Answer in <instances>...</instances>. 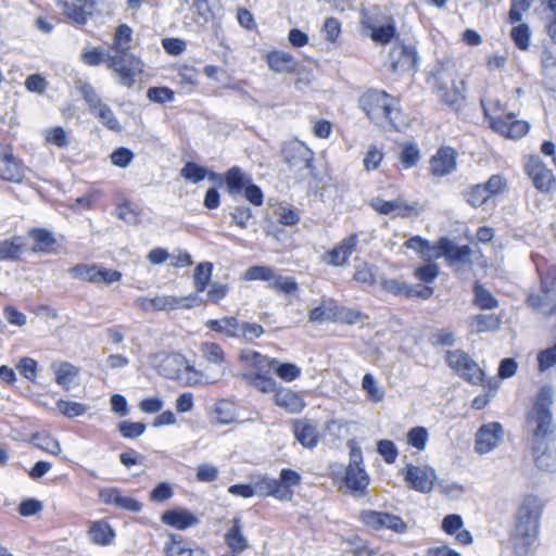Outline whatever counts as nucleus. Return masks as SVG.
I'll list each match as a JSON object with an SVG mask.
<instances>
[{"label":"nucleus","mask_w":556,"mask_h":556,"mask_svg":"<svg viewBox=\"0 0 556 556\" xmlns=\"http://www.w3.org/2000/svg\"><path fill=\"white\" fill-rule=\"evenodd\" d=\"M554 400L555 392L549 386H543L534 396L526 415L531 442L555 439L556 425L552 413Z\"/></svg>","instance_id":"obj_1"},{"label":"nucleus","mask_w":556,"mask_h":556,"mask_svg":"<svg viewBox=\"0 0 556 556\" xmlns=\"http://www.w3.org/2000/svg\"><path fill=\"white\" fill-rule=\"evenodd\" d=\"M542 503L538 496L527 495L517 511L515 528L510 538L515 552L526 555L536 539Z\"/></svg>","instance_id":"obj_2"},{"label":"nucleus","mask_w":556,"mask_h":556,"mask_svg":"<svg viewBox=\"0 0 556 556\" xmlns=\"http://www.w3.org/2000/svg\"><path fill=\"white\" fill-rule=\"evenodd\" d=\"M395 99L384 91H369L361 98V106L366 115L377 125H388L401 130L406 124L401 119V113L396 108Z\"/></svg>","instance_id":"obj_3"},{"label":"nucleus","mask_w":556,"mask_h":556,"mask_svg":"<svg viewBox=\"0 0 556 556\" xmlns=\"http://www.w3.org/2000/svg\"><path fill=\"white\" fill-rule=\"evenodd\" d=\"M283 161L290 168L298 175L299 182L312 177L313 166L312 161L314 153L303 142L292 140L285 144L282 150Z\"/></svg>","instance_id":"obj_4"},{"label":"nucleus","mask_w":556,"mask_h":556,"mask_svg":"<svg viewBox=\"0 0 556 556\" xmlns=\"http://www.w3.org/2000/svg\"><path fill=\"white\" fill-rule=\"evenodd\" d=\"M528 304L544 315L556 313V267L541 274V292L528 296Z\"/></svg>","instance_id":"obj_5"},{"label":"nucleus","mask_w":556,"mask_h":556,"mask_svg":"<svg viewBox=\"0 0 556 556\" xmlns=\"http://www.w3.org/2000/svg\"><path fill=\"white\" fill-rule=\"evenodd\" d=\"M105 64L118 76L119 84L128 88L134 85L136 76L142 73L141 61L129 51L108 55Z\"/></svg>","instance_id":"obj_6"},{"label":"nucleus","mask_w":556,"mask_h":556,"mask_svg":"<svg viewBox=\"0 0 556 556\" xmlns=\"http://www.w3.org/2000/svg\"><path fill=\"white\" fill-rule=\"evenodd\" d=\"M244 279L267 281L268 288L283 294L295 293L299 288L294 278L278 275L274 268L264 265L248 268L244 273Z\"/></svg>","instance_id":"obj_7"},{"label":"nucleus","mask_w":556,"mask_h":556,"mask_svg":"<svg viewBox=\"0 0 556 556\" xmlns=\"http://www.w3.org/2000/svg\"><path fill=\"white\" fill-rule=\"evenodd\" d=\"M445 361L447 365L466 381L472 384L482 383L484 377L483 370L463 350L447 351Z\"/></svg>","instance_id":"obj_8"},{"label":"nucleus","mask_w":556,"mask_h":556,"mask_svg":"<svg viewBox=\"0 0 556 556\" xmlns=\"http://www.w3.org/2000/svg\"><path fill=\"white\" fill-rule=\"evenodd\" d=\"M362 25L370 31V38L377 43H389L395 34L393 18L382 13L363 14Z\"/></svg>","instance_id":"obj_9"},{"label":"nucleus","mask_w":556,"mask_h":556,"mask_svg":"<svg viewBox=\"0 0 556 556\" xmlns=\"http://www.w3.org/2000/svg\"><path fill=\"white\" fill-rule=\"evenodd\" d=\"M483 108L485 116L490 119L491 128L504 137L519 139L530 129L529 123L516 119L515 114L509 113L505 116L491 115L489 109L486 106Z\"/></svg>","instance_id":"obj_10"},{"label":"nucleus","mask_w":556,"mask_h":556,"mask_svg":"<svg viewBox=\"0 0 556 556\" xmlns=\"http://www.w3.org/2000/svg\"><path fill=\"white\" fill-rule=\"evenodd\" d=\"M359 520L376 531L388 529L402 534L407 530V525L400 516L384 511L363 510L359 513Z\"/></svg>","instance_id":"obj_11"},{"label":"nucleus","mask_w":556,"mask_h":556,"mask_svg":"<svg viewBox=\"0 0 556 556\" xmlns=\"http://www.w3.org/2000/svg\"><path fill=\"white\" fill-rule=\"evenodd\" d=\"M70 274L78 279L92 283L111 285L122 278V274L114 269H108L98 265L79 264L70 269Z\"/></svg>","instance_id":"obj_12"},{"label":"nucleus","mask_w":556,"mask_h":556,"mask_svg":"<svg viewBox=\"0 0 556 556\" xmlns=\"http://www.w3.org/2000/svg\"><path fill=\"white\" fill-rule=\"evenodd\" d=\"M526 172L533 186L541 192H549L556 187V178L546 164L538 156H531L526 164Z\"/></svg>","instance_id":"obj_13"},{"label":"nucleus","mask_w":556,"mask_h":556,"mask_svg":"<svg viewBox=\"0 0 556 556\" xmlns=\"http://www.w3.org/2000/svg\"><path fill=\"white\" fill-rule=\"evenodd\" d=\"M433 257H446L452 266L467 265L471 263V249L468 245H456L447 238H441L434 245Z\"/></svg>","instance_id":"obj_14"},{"label":"nucleus","mask_w":556,"mask_h":556,"mask_svg":"<svg viewBox=\"0 0 556 556\" xmlns=\"http://www.w3.org/2000/svg\"><path fill=\"white\" fill-rule=\"evenodd\" d=\"M435 471L428 466L406 465L404 480L414 490L429 493L433 489Z\"/></svg>","instance_id":"obj_15"},{"label":"nucleus","mask_w":556,"mask_h":556,"mask_svg":"<svg viewBox=\"0 0 556 556\" xmlns=\"http://www.w3.org/2000/svg\"><path fill=\"white\" fill-rule=\"evenodd\" d=\"M389 60L393 73L415 71L418 63L417 50L410 45H395L390 50Z\"/></svg>","instance_id":"obj_16"},{"label":"nucleus","mask_w":556,"mask_h":556,"mask_svg":"<svg viewBox=\"0 0 556 556\" xmlns=\"http://www.w3.org/2000/svg\"><path fill=\"white\" fill-rule=\"evenodd\" d=\"M152 365L159 374L168 379L176 380L187 366V359L179 353H157L152 357Z\"/></svg>","instance_id":"obj_17"},{"label":"nucleus","mask_w":556,"mask_h":556,"mask_svg":"<svg viewBox=\"0 0 556 556\" xmlns=\"http://www.w3.org/2000/svg\"><path fill=\"white\" fill-rule=\"evenodd\" d=\"M535 466L544 471L556 469V441L544 440L531 442Z\"/></svg>","instance_id":"obj_18"},{"label":"nucleus","mask_w":556,"mask_h":556,"mask_svg":"<svg viewBox=\"0 0 556 556\" xmlns=\"http://www.w3.org/2000/svg\"><path fill=\"white\" fill-rule=\"evenodd\" d=\"M503 437V427L498 422L482 426L477 432L476 451L486 454L498 446Z\"/></svg>","instance_id":"obj_19"},{"label":"nucleus","mask_w":556,"mask_h":556,"mask_svg":"<svg viewBox=\"0 0 556 556\" xmlns=\"http://www.w3.org/2000/svg\"><path fill=\"white\" fill-rule=\"evenodd\" d=\"M370 205L378 213L383 215H392L394 217H410L417 211L416 204H407L400 198L391 201H384L380 198H375L371 200Z\"/></svg>","instance_id":"obj_20"},{"label":"nucleus","mask_w":556,"mask_h":556,"mask_svg":"<svg viewBox=\"0 0 556 556\" xmlns=\"http://www.w3.org/2000/svg\"><path fill=\"white\" fill-rule=\"evenodd\" d=\"M204 303V300L197 293L184 298L176 296H155L152 298V309H175V308H191Z\"/></svg>","instance_id":"obj_21"},{"label":"nucleus","mask_w":556,"mask_h":556,"mask_svg":"<svg viewBox=\"0 0 556 556\" xmlns=\"http://www.w3.org/2000/svg\"><path fill=\"white\" fill-rule=\"evenodd\" d=\"M456 155L457 153L452 148L439 149L430 162L432 175L443 177L453 173L457 166Z\"/></svg>","instance_id":"obj_22"},{"label":"nucleus","mask_w":556,"mask_h":556,"mask_svg":"<svg viewBox=\"0 0 556 556\" xmlns=\"http://www.w3.org/2000/svg\"><path fill=\"white\" fill-rule=\"evenodd\" d=\"M357 244V235L352 233L325 254L324 260L332 266H342L348 263L349 257L355 251Z\"/></svg>","instance_id":"obj_23"},{"label":"nucleus","mask_w":556,"mask_h":556,"mask_svg":"<svg viewBox=\"0 0 556 556\" xmlns=\"http://www.w3.org/2000/svg\"><path fill=\"white\" fill-rule=\"evenodd\" d=\"M163 523L179 530L194 527L199 523V518L191 511L182 508L166 510L162 514Z\"/></svg>","instance_id":"obj_24"},{"label":"nucleus","mask_w":556,"mask_h":556,"mask_svg":"<svg viewBox=\"0 0 556 556\" xmlns=\"http://www.w3.org/2000/svg\"><path fill=\"white\" fill-rule=\"evenodd\" d=\"M293 432L295 439L304 446L313 448L317 445L319 433L317 426L308 419H300L294 422Z\"/></svg>","instance_id":"obj_25"},{"label":"nucleus","mask_w":556,"mask_h":556,"mask_svg":"<svg viewBox=\"0 0 556 556\" xmlns=\"http://www.w3.org/2000/svg\"><path fill=\"white\" fill-rule=\"evenodd\" d=\"M274 400L277 406L286 409L290 414H298L305 407L303 397L290 389H278L274 395Z\"/></svg>","instance_id":"obj_26"},{"label":"nucleus","mask_w":556,"mask_h":556,"mask_svg":"<svg viewBox=\"0 0 556 556\" xmlns=\"http://www.w3.org/2000/svg\"><path fill=\"white\" fill-rule=\"evenodd\" d=\"M166 556H210V554L201 548H190L185 540L177 534H170L169 540L164 546Z\"/></svg>","instance_id":"obj_27"},{"label":"nucleus","mask_w":556,"mask_h":556,"mask_svg":"<svg viewBox=\"0 0 556 556\" xmlns=\"http://www.w3.org/2000/svg\"><path fill=\"white\" fill-rule=\"evenodd\" d=\"M225 542L237 556L249 547V542L242 532L240 518L232 519V526L225 533Z\"/></svg>","instance_id":"obj_28"},{"label":"nucleus","mask_w":556,"mask_h":556,"mask_svg":"<svg viewBox=\"0 0 556 556\" xmlns=\"http://www.w3.org/2000/svg\"><path fill=\"white\" fill-rule=\"evenodd\" d=\"M0 178L11 182H20L24 177V169L21 163L9 152L0 156Z\"/></svg>","instance_id":"obj_29"},{"label":"nucleus","mask_w":556,"mask_h":556,"mask_svg":"<svg viewBox=\"0 0 556 556\" xmlns=\"http://www.w3.org/2000/svg\"><path fill=\"white\" fill-rule=\"evenodd\" d=\"M344 482L348 489L361 496L369 483V478L363 467L349 465Z\"/></svg>","instance_id":"obj_30"},{"label":"nucleus","mask_w":556,"mask_h":556,"mask_svg":"<svg viewBox=\"0 0 556 556\" xmlns=\"http://www.w3.org/2000/svg\"><path fill=\"white\" fill-rule=\"evenodd\" d=\"M253 494L258 497L273 496L277 500L286 498L287 492L285 489L278 485L276 479L268 477H261L253 483Z\"/></svg>","instance_id":"obj_31"},{"label":"nucleus","mask_w":556,"mask_h":556,"mask_svg":"<svg viewBox=\"0 0 556 556\" xmlns=\"http://www.w3.org/2000/svg\"><path fill=\"white\" fill-rule=\"evenodd\" d=\"M241 324L233 316H226L219 319H210L206 321L205 326L216 332L225 334L229 338H239Z\"/></svg>","instance_id":"obj_32"},{"label":"nucleus","mask_w":556,"mask_h":556,"mask_svg":"<svg viewBox=\"0 0 556 556\" xmlns=\"http://www.w3.org/2000/svg\"><path fill=\"white\" fill-rule=\"evenodd\" d=\"M269 68L276 73H289L294 71L296 62L294 58L283 51H271L266 54Z\"/></svg>","instance_id":"obj_33"},{"label":"nucleus","mask_w":556,"mask_h":556,"mask_svg":"<svg viewBox=\"0 0 556 556\" xmlns=\"http://www.w3.org/2000/svg\"><path fill=\"white\" fill-rule=\"evenodd\" d=\"M52 369L55 375V381L65 390H70L73 381L78 377L79 370L70 363H53Z\"/></svg>","instance_id":"obj_34"},{"label":"nucleus","mask_w":556,"mask_h":556,"mask_svg":"<svg viewBox=\"0 0 556 556\" xmlns=\"http://www.w3.org/2000/svg\"><path fill=\"white\" fill-rule=\"evenodd\" d=\"M429 81L433 88L440 93L441 91L448 88V84L455 85L454 72L451 68L445 67L442 64H438L430 72Z\"/></svg>","instance_id":"obj_35"},{"label":"nucleus","mask_w":556,"mask_h":556,"mask_svg":"<svg viewBox=\"0 0 556 556\" xmlns=\"http://www.w3.org/2000/svg\"><path fill=\"white\" fill-rule=\"evenodd\" d=\"M251 179L237 166L231 167L226 174V184L230 194L243 191Z\"/></svg>","instance_id":"obj_36"},{"label":"nucleus","mask_w":556,"mask_h":556,"mask_svg":"<svg viewBox=\"0 0 556 556\" xmlns=\"http://www.w3.org/2000/svg\"><path fill=\"white\" fill-rule=\"evenodd\" d=\"M30 237L34 239L35 244L33 250L35 252H51L56 243L53 233L46 229H33Z\"/></svg>","instance_id":"obj_37"},{"label":"nucleus","mask_w":556,"mask_h":556,"mask_svg":"<svg viewBox=\"0 0 556 556\" xmlns=\"http://www.w3.org/2000/svg\"><path fill=\"white\" fill-rule=\"evenodd\" d=\"M23 252V243L21 238L15 237L0 242V260L15 261Z\"/></svg>","instance_id":"obj_38"},{"label":"nucleus","mask_w":556,"mask_h":556,"mask_svg":"<svg viewBox=\"0 0 556 556\" xmlns=\"http://www.w3.org/2000/svg\"><path fill=\"white\" fill-rule=\"evenodd\" d=\"M276 482L287 492V497L281 498V501H290L293 495L291 488L301 483V475L295 470L283 468L280 471L279 479H276Z\"/></svg>","instance_id":"obj_39"},{"label":"nucleus","mask_w":556,"mask_h":556,"mask_svg":"<svg viewBox=\"0 0 556 556\" xmlns=\"http://www.w3.org/2000/svg\"><path fill=\"white\" fill-rule=\"evenodd\" d=\"M240 359L247 365L255 367L258 370H265L266 368L270 369V362H273L274 358H268L256 351L245 349L241 351Z\"/></svg>","instance_id":"obj_40"},{"label":"nucleus","mask_w":556,"mask_h":556,"mask_svg":"<svg viewBox=\"0 0 556 556\" xmlns=\"http://www.w3.org/2000/svg\"><path fill=\"white\" fill-rule=\"evenodd\" d=\"M362 389L366 393L369 401L379 403L384 397L383 389L378 384L377 380L371 374H365L362 380Z\"/></svg>","instance_id":"obj_41"},{"label":"nucleus","mask_w":556,"mask_h":556,"mask_svg":"<svg viewBox=\"0 0 556 556\" xmlns=\"http://www.w3.org/2000/svg\"><path fill=\"white\" fill-rule=\"evenodd\" d=\"M89 535L92 542L106 545L114 538V532L105 521H98L90 528Z\"/></svg>","instance_id":"obj_42"},{"label":"nucleus","mask_w":556,"mask_h":556,"mask_svg":"<svg viewBox=\"0 0 556 556\" xmlns=\"http://www.w3.org/2000/svg\"><path fill=\"white\" fill-rule=\"evenodd\" d=\"M473 303L481 309H492L497 307L498 302L493 294L484 288L481 283L476 282Z\"/></svg>","instance_id":"obj_43"},{"label":"nucleus","mask_w":556,"mask_h":556,"mask_svg":"<svg viewBox=\"0 0 556 556\" xmlns=\"http://www.w3.org/2000/svg\"><path fill=\"white\" fill-rule=\"evenodd\" d=\"M270 369H274L277 376L285 381H293L301 376V368L292 363H279L273 359Z\"/></svg>","instance_id":"obj_44"},{"label":"nucleus","mask_w":556,"mask_h":556,"mask_svg":"<svg viewBox=\"0 0 556 556\" xmlns=\"http://www.w3.org/2000/svg\"><path fill=\"white\" fill-rule=\"evenodd\" d=\"M212 270H213V264L210 262L200 263L195 267L193 278H194V288H195L197 292H203L206 289V287L211 280Z\"/></svg>","instance_id":"obj_45"},{"label":"nucleus","mask_w":556,"mask_h":556,"mask_svg":"<svg viewBox=\"0 0 556 556\" xmlns=\"http://www.w3.org/2000/svg\"><path fill=\"white\" fill-rule=\"evenodd\" d=\"M56 409L62 415L66 416L67 418H74L78 416H83L87 413L88 406L78 403V402H72L66 400H58L56 403Z\"/></svg>","instance_id":"obj_46"},{"label":"nucleus","mask_w":556,"mask_h":556,"mask_svg":"<svg viewBox=\"0 0 556 556\" xmlns=\"http://www.w3.org/2000/svg\"><path fill=\"white\" fill-rule=\"evenodd\" d=\"M131 35H132V30L126 24H122L116 28L115 35H114V43H113V49L116 51V53H121L123 51H129V43L131 41Z\"/></svg>","instance_id":"obj_47"},{"label":"nucleus","mask_w":556,"mask_h":556,"mask_svg":"<svg viewBox=\"0 0 556 556\" xmlns=\"http://www.w3.org/2000/svg\"><path fill=\"white\" fill-rule=\"evenodd\" d=\"M31 442L37 448L55 456L59 455L62 451L59 441L48 434H35L31 438Z\"/></svg>","instance_id":"obj_48"},{"label":"nucleus","mask_w":556,"mask_h":556,"mask_svg":"<svg viewBox=\"0 0 556 556\" xmlns=\"http://www.w3.org/2000/svg\"><path fill=\"white\" fill-rule=\"evenodd\" d=\"M407 444L417 448L418 451H424L427 447V443L429 440L428 430L425 427H414L407 432Z\"/></svg>","instance_id":"obj_49"},{"label":"nucleus","mask_w":556,"mask_h":556,"mask_svg":"<svg viewBox=\"0 0 556 556\" xmlns=\"http://www.w3.org/2000/svg\"><path fill=\"white\" fill-rule=\"evenodd\" d=\"M60 5L63 10V13L70 20H72L76 24H81V25L86 24L88 18L86 16V14L84 13L83 4H80V2H78L77 0H74L72 3L64 1V2L60 3Z\"/></svg>","instance_id":"obj_50"},{"label":"nucleus","mask_w":556,"mask_h":556,"mask_svg":"<svg viewBox=\"0 0 556 556\" xmlns=\"http://www.w3.org/2000/svg\"><path fill=\"white\" fill-rule=\"evenodd\" d=\"M203 357L213 364L222 365L225 361V353L223 349L214 342H204L201 345Z\"/></svg>","instance_id":"obj_51"},{"label":"nucleus","mask_w":556,"mask_h":556,"mask_svg":"<svg viewBox=\"0 0 556 556\" xmlns=\"http://www.w3.org/2000/svg\"><path fill=\"white\" fill-rule=\"evenodd\" d=\"M103 125H105L109 129L114 131H121L122 126L116 119L113 111L106 104H102L96 111L92 112Z\"/></svg>","instance_id":"obj_52"},{"label":"nucleus","mask_w":556,"mask_h":556,"mask_svg":"<svg viewBox=\"0 0 556 556\" xmlns=\"http://www.w3.org/2000/svg\"><path fill=\"white\" fill-rule=\"evenodd\" d=\"M404 247L418 251L425 258L433 257V253L435 252L434 245H431L429 241L422 239L419 236L406 240Z\"/></svg>","instance_id":"obj_53"},{"label":"nucleus","mask_w":556,"mask_h":556,"mask_svg":"<svg viewBox=\"0 0 556 556\" xmlns=\"http://www.w3.org/2000/svg\"><path fill=\"white\" fill-rule=\"evenodd\" d=\"M180 176L193 184H198L206 177V168L189 162L181 168Z\"/></svg>","instance_id":"obj_54"},{"label":"nucleus","mask_w":556,"mask_h":556,"mask_svg":"<svg viewBox=\"0 0 556 556\" xmlns=\"http://www.w3.org/2000/svg\"><path fill=\"white\" fill-rule=\"evenodd\" d=\"M541 67L543 74L556 81V53L545 48L541 54Z\"/></svg>","instance_id":"obj_55"},{"label":"nucleus","mask_w":556,"mask_h":556,"mask_svg":"<svg viewBox=\"0 0 556 556\" xmlns=\"http://www.w3.org/2000/svg\"><path fill=\"white\" fill-rule=\"evenodd\" d=\"M381 287L384 291L394 295L407 296L412 292V286L407 285L402 279H383Z\"/></svg>","instance_id":"obj_56"},{"label":"nucleus","mask_w":556,"mask_h":556,"mask_svg":"<svg viewBox=\"0 0 556 556\" xmlns=\"http://www.w3.org/2000/svg\"><path fill=\"white\" fill-rule=\"evenodd\" d=\"M486 188H484L482 185H473L469 188V190L466 192V200L467 202L473 206L479 207L482 204H484L489 197V193L485 191Z\"/></svg>","instance_id":"obj_57"},{"label":"nucleus","mask_w":556,"mask_h":556,"mask_svg":"<svg viewBox=\"0 0 556 556\" xmlns=\"http://www.w3.org/2000/svg\"><path fill=\"white\" fill-rule=\"evenodd\" d=\"M201 379L202 374L187 363L176 380L185 387H194L201 382Z\"/></svg>","instance_id":"obj_58"},{"label":"nucleus","mask_w":556,"mask_h":556,"mask_svg":"<svg viewBox=\"0 0 556 556\" xmlns=\"http://www.w3.org/2000/svg\"><path fill=\"white\" fill-rule=\"evenodd\" d=\"M77 88L92 112L103 104L91 85L87 83H80Z\"/></svg>","instance_id":"obj_59"},{"label":"nucleus","mask_w":556,"mask_h":556,"mask_svg":"<svg viewBox=\"0 0 556 556\" xmlns=\"http://www.w3.org/2000/svg\"><path fill=\"white\" fill-rule=\"evenodd\" d=\"M336 317L333 308L326 305H319L309 312V320L312 323L324 324L334 320Z\"/></svg>","instance_id":"obj_60"},{"label":"nucleus","mask_w":556,"mask_h":556,"mask_svg":"<svg viewBox=\"0 0 556 556\" xmlns=\"http://www.w3.org/2000/svg\"><path fill=\"white\" fill-rule=\"evenodd\" d=\"M419 159L420 153L415 144L405 146L400 153V162L405 168L416 166Z\"/></svg>","instance_id":"obj_61"},{"label":"nucleus","mask_w":556,"mask_h":556,"mask_svg":"<svg viewBox=\"0 0 556 556\" xmlns=\"http://www.w3.org/2000/svg\"><path fill=\"white\" fill-rule=\"evenodd\" d=\"M511 38L520 50H528L530 46V29L528 25L520 24L511 29Z\"/></svg>","instance_id":"obj_62"},{"label":"nucleus","mask_w":556,"mask_h":556,"mask_svg":"<svg viewBox=\"0 0 556 556\" xmlns=\"http://www.w3.org/2000/svg\"><path fill=\"white\" fill-rule=\"evenodd\" d=\"M377 451L387 464H393L399 455L397 448L391 440L378 441Z\"/></svg>","instance_id":"obj_63"},{"label":"nucleus","mask_w":556,"mask_h":556,"mask_svg":"<svg viewBox=\"0 0 556 556\" xmlns=\"http://www.w3.org/2000/svg\"><path fill=\"white\" fill-rule=\"evenodd\" d=\"M500 320L493 314H480L475 318V326L478 332L491 331L498 328Z\"/></svg>","instance_id":"obj_64"}]
</instances>
